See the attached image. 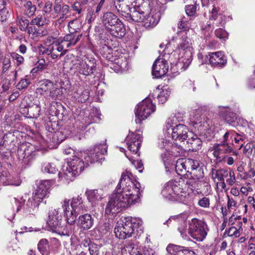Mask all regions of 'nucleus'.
Here are the masks:
<instances>
[{
	"mask_svg": "<svg viewBox=\"0 0 255 255\" xmlns=\"http://www.w3.org/2000/svg\"><path fill=\"white\" fill-rule=\"evenodd\" d=\"M140 184L133 182L127 175L123 173L115 192L109 197L105 208V214L114 215L136 202L139 197Z\"/></svg>",
	"mask_w": 255,
	"mask_h": 255,
	"instance_id": "obj_1",
	"label": "nucleus"
},
{
	"mask_svg": "<svg viewBox=\"0 0 255 255\" xmlns=\"http://www.w3.org/2000/svg\"><path fill=\"white\" fill-rule=\"evenodd\" d=\"M50 187V183L48 180L41 181L35 192L33 193L32 197L29 198L26 203L23 197L21 198L20 201L14 198L13 200L17 205L16 211L18 212L22 207L24 210L29 212L36 209L40 203L43 202L44 199L49 196Z\"/></svg>",
	"mask_w": 255,
	"mask_h": 255,
	"instance_id": "obj_2",
	"label": "nucleus"
},
{
	"mask_svg": "<svg viewBox=\"0 0 255 255\" xmlns=\"http://www.w3.org/2000/svg\"><path fill=\"white\" fill-rule=\"evenodd\" d=\"M185 182L182 178L166 183L161 191L163 198L169 201L184 202L186 201Z\"/></svg>",
	"mask_w": 255,
	"mask_h": 255,
	"instance_id": "obj_3",
	"label": "nucleus"
},
{
	"mask_svg": "<svg viewBox=\"0 0 255 255\" xmlns=\"http://www.w3.org/2000/svg\"><path fill=\"white\" fill-rule=\"evenodd\" d=\"M102 21L107 31L112 36L122 38L126 34V28L118 16L114 13H104Z\"/></svg>",
	"mask_w": 255,
	"mask_h": 255,
	"instance_id": "obj_4",
	"label": "nucleus"
},
{
	"mask_svg": "<svg viewBox=\"0 0 255 255\" xmlns=\"http://www.w3.org/2000/svg\"><path fill=\"white\" fill-rule=\"evenodd\" d=\"M17 156L21 164L24 168L31 165L35 159L36 149L33 144L29 142L21 143L17 149Z\"/></svg>",
	"mask_w": 255,
	"mask_h": 255,
	"instance_id": "obj_5",
	"label": "nucleus"
},
{
	"mask_svg": "<svg viewBox=\"0 0 255 255\" xmlns=\"http://www.w3.org/2000/svg\"><path fill=\"white\" fill-rule=\"evenodd\" d=\"M62 221L61 214L59 209H51L48 213V217L46 223L53 233L58 234L61 236H68L67 232L63 230L61 225Z\"/></svg>",
	"mask_w": 255,
	"mask_h": 255,
	"instance_id": "obj_6",
	"label": "nucleus"
},
{
	"mask_svg": "<svg viewBox=\"0 0 255 255\" xmlns=\"http://www.w3.org/2000/svg\"><path fill=\"white\" fill-rule=\"evenodd\" d=\"M155 111V106L150 99L145 98L140 102L135 110V123L140 124L142 120L149 117Z\"/></svg>",
	"mask_w": 255,
	"mask_h": 255,
	"instance_id": "obj_7",
	"label": "nucleus"
},
{
	"mask_svg": "<svg viewBox=\"0 0 255 255\" xmlns=\"http://www.w3.org/2000/svg\"><path fill=\"white\" fill-rule=\"evenodd\" d=\"M189 225L188 234L194 239H204L206 237L208 229L204 221L193 218Z\"/></svg>",
	"mask_w": 255,
	"mask_h": 255,
	"instance_id": "obj_8",
	"label": "nucleus"
},
{
	"mask_svg": "<svg viewBox=\"0 0 255 255\" xmlns=\"http://www.w3.org/2000/svg\"><path fill=\"white\" fill-rule=\"evenodd\" d=\"M122 226L115 228V234L116 238L119 239H126L132 237L134 234V222L131 218L128 217L122 220Z\"/></svg>",
	"mask_w": 255,
	"mask_h": 255,
	"instance_id": "obj_9",
	"label": "nucleus"
},
{
	"mask_svg": "<svg viewBox=\"0 0 255 255\" xmlns=\"http://www.w3.org/2000/svg\"><path fill=\"white\" fill-rule=\"evenodd\" d=\"M106 144H96L94 147L85 153V160L86 164L93 163L104 159V155L107 152Z\"/></svg>",
	"mask_w": 255,
	"mask_h": 255,
	"instance_id": "obj_10",
	"label": "nucleus"
},
{
	"mask_svg": "<svg viewBox=\"0 0 255 255\" xmlns=\"http://www.w3.org/2000/svg\"><path fill=\"white\" fill-rule=\"evenodd\" d=\"M54 12L51 15L53 18L58 17L56 22L61 24L68 17L70 12L69 6L65 4L62 0H55L53 5Z\"/></svg>",
	"mask_w": 255,
	"mask_h": 255,
	"instance_id": "obj_11",
	"label": "nucleus"
},
{
	"mask_svg": "<svg viewBox=\"0 0 255 255\" xmlns=\"http://www.w3.org/2000/svg\"><path fill=\"white\" fill-rule=\"evenodd\" d=\"M85 167V164L83 160L79 157L74 156L68 162V166L65 174L67 176H74L80 174Z\"/></svg>",
	"mask_w": 255,
	"mask_h": 255,
	"instance_id": "obj_12",
	"label": "nucleus"
},
{
	"mask_svg": "<svg viewBox=\"0 0 255 255\" xmlns=\"http://www.w3.org/2000/svg\"><path fill=\"white\" fill-rule=\"evenodd\" d=\"M172 138L176 141H179L183 144L188 137L189 132H190L187 127L183 124H179L172 128Z\"/></svg>",
	"mask_w": 255,
	"mask_h": 255,
	"instance_id": "obj_13",
	"label": "nucleus"
},
{
	"mask_svg": "<svg viewBox=\"0 0 255 255\" xmlns=\"http://www.w3.org/2000/svg\"><path fill=\"white\" fill-rule=\"evenodd\" d=\"M213 155L218 162L224 161L226 156L224 154L232 152L233 148L229 143H217L213 147Z\"/></svg>",
	"mask_w": 255,
	"mask_h": 255,
	"instance_id": "obj_14",
	"label": "nucleus"
},
{
	"mask_svg": "<svg viewBox=\"0 0 255 255\" xmlns=\"http://www.w3.org/2000/svg\"><path fill=\"white\" fill-rule=\"evenodd\" d=\"M205 63L210 64L212 67H223L227 63V60L225 59L224 55L221 51L216 52L209 53L206 55L205 58Z\"/></svg>",
	"mask_w": 255,
	"mask_h": 255,
	"instance_id": "obj_15",
	"label": "nucleus"
},
{
	"mask_svg": "<svg viewBox=\"0 0 255 255\" xmlns=\"http://www.w3.org/2000/svg\"><path fill=\"white\" fill-rule=\"evenodd\" d=\"M126 141L128 150L136 154L140 148L142 137L140 134L136 132H132L127 135Z\"/></svg>",
	"mask_w": 255,
	"mask_h": 255,
	"instance_id": "obj_16",
	"label": "nucleus"
},
{
	"mask_svg": "<svg viewBox=\"0 0 255 255\" xmlns=\"http://www.w3.org/2000/svg\"><path fill=\"white\" fill-rule=\"evenodd\" d=\"M218 111L219 117L223 119L225 122L231 126H235L237 116L231 108L228 106H219Z\"/></svg>",
	"mask_w": 255,
	"mask_h": 255,
	"instance_id": "obj_17",
	"label": "nucleus"
},
{
	"mask_svg": "<svg viewBox=\"0 0 255 255\" xmlns=\"http://www.w3.org/2000/svg\"><path fill=\"white\" fill-rule=\"evenodd\" d=\"M168 68V64L166 60L158 58L155 61L152 66V75L156 78L161 77L167 73Z\"/></svg>",
	"mask_w": 255,
	"mask_h": 255,
	"instance_id": "obj_18",
	"label": "nucleus"
},
{
	"mask_svg": "<svg viewBox=\"0 0 255 255\" xmlns=\"http://www.w3.org/2000/svg\"><path fill=\"white\" fill-rule=\"evenodd\" d=\"M145 12L140 7H132L125 18L130 22H142Z\"/></svg>",
	"mask_w": 255,
	"mask_h": 255,
	"instance_id": "obj_19",
	"label": "nucleus"
},
{
	"mask_svg": "<svg viewBox=\"0 0 255 255\" xmlns=\"http://www.w3.org/2000/svg\"><path fill=\"white\" fill-rule=\"evenodd\" d=\"M69 203V200L65 199L62 203V208L67 223L70 225H73L75 223L77 216L79 214L74 212L72 209H70Z\"/></svg>",
	"mask_w": 255,
	"mask_h": 255,
	"instance_id": "obj_20",
	"label": "nucleus"
},
{
	"mask_svg": "<svg viewBox=\"0 0 255 255\" xmlns=\"http://www.w3.org/2000/svg\"><path fill=\"white\" fill-rule=\"evenodd\" d=\"M188 137L184 144L187 145L189 150L196 151L201 148L202 141L198 137V136L194 134L192 132H189Z\"/></svg>",
	"mask_w": 255,
	"mask_h": 255,
	"instance_id": "obj_21",
	"label": "nucleus"
},
{
	"mask_svg": "<svg viewBox=\"0 0 255 255\" xmlns=\"http://www.w3.org/2000/svg\"><path fill=\"white\" fill-rule=\"evenodd\" d=\"M187 219V215L186 213H182L177 215L173 216L166 222L167 223H169L171 222L172 220L178 223L179 224L181 225V227H178V231L181 234L182 238L184 237V234L185 232V229L186 226V220Z\"/></svg>",
	"mask_w": 255,
	"mask_h": 255,
	"instance_id": "obj_22",
	"label": "nucleus"
},
{
	"mask_svg": "<svg viewBox=\"0 0 255 255\" xmlns=\"http://www.w3.org/2000/svg\"><path fill=\"white\" fill-rule=\"evenodd\" d=\"M94 220L92 216L88 213L80 215L77 220V225L81 229L85 230L90 229L94 224Z\"/></svg>",
	"mask_w": 255,
	"mask_h": 255,
	"instance_id": "obj_23",
	"label": "nucleus"
},
{
	"mask_svg": "<svg viewBox=\"0 0 255 255\" xmlns=\"http://www.w3.org/2000/svg\"><path fill=\"white\" fill-rule=\"evenodd\" d=\"M166 250L171 255H196L194 252L192 250L174 245H169Z\"/></svg>",
	"mask_w": 255,
	"mask_h": 255,
	"instance_id": "obj_24",
	"label": "nucleus"
},
{
	"mask_svg": "<svg viewBox=\"0 0 255 255\" xmlns=\"http://www.w3.org/2000/svg\"><path fill=\"white\" fill-rule=\"evenodd\" d=\"M142 23L143 25L146 27H153L155 26L159 21V14L151 13L148 14V12H145Z\"/></svg>",
	"mask_w": 255,
	"mask_h": 255,
	"instance_id": "obj_25",
	"label": "nucleus"
},
{
	"mask_svg": "<svg viewBox=\"0 0 255 255\" xmlns=\"http://www.w3.org/2000/svg\"><path fill=\"white\" fill-rule=\"evenodd\" d=\"M115 7L118 12L126 17L131 9V7L125 0H113Z\"/></svg>",
	"mask_w": 255,
	"mask_h": 255,
	"instance_id": "obj_26",
	"label": "nucleus"
},
{
	"mask_svg": "<svg viewBox=\"0 0 255 255\" xmlns=\"http://www.w3.org/2000/svg\"><path fill=\"white\" fill-rule=\"evenodd\" d=\"M191 42L190 38L187 37H182L181 41L178 45V46L176 49L177 51H178L180 53H184L188 55V56H190L191 55Z\"/></svg>",
	"mask_w": 255,
	"mask_h": 255,
	"instance_id": "obj_27",
	"label": "nucleus"
},
{
	"mask_svg": "<svg viewBox=\"0 0 255 255\" xmlns=\"http://www.w3.org/2000/svg\"><path fill=\"white\" fill-rule=\"evenodd\" d=\"M71 207L74 212L80 214L86 211V206L83 200L80 196L73 198L71 203Z\"/></svg>",
	"mask_w": 255,
	"mask_h": 255,
	"instance_id": "obj_28",
	"label": "nucleus"
},
{
	"mask_svg": "<svg viewBox=\"0 0 255 255\" xmlns=\"http://www.w3.org/2000/svg\"><path fill=\"white\" fill-rule=\"evenodd\" d=\"M85 194L88 200L92 205L96 204L97 201L102 198L101 193L98 190H87Z\"/></svg>",
	"mask_w": 255,
	"mask_h": 255,
	"instance_id": "obj_29",
	"label": "nucleus"
},
{
	"mask_svg": "<svg viewBox=\"0 0 255 255\" xmlns=\"http://www.w3.org/2000/svg\"><path fill=\"white\" fill-rule=\"evenodd\" d=\"M212 178L216 181L217 179L218 181H223L225 177L228 176V171L224 168H221L218 170L212 169L211 171Z\"/></svg>",
	"mask_w": 255,
	"mask_h": 255,
	"instance_id": "obj_30",
	"label": "nucleus"
},
{
	"mask_svg": "<svg viewBox=\"0 0 255 255\" xmlns=\"http://www.w3.org/2000/svg\"><path fill=\"white\" fill-rule=\"evenodd\" d=\"M127 249L128 254L126 248L122 249L121 252L122 255H142L140 248H138L136 245L129 244L128 245Z\"/></svg>",
	"mask_w": 255,
	"mask_h": 255,
	"instance_id": "obj_31",
	"label": "nucleus"
},
{
	"mask_svg": "<svg viewBox=\"0 0 255 255\" xmlns=\"http://www.w3.org/2000/svg\"><path fill=\"white\" fill-rule=\"evenodd\" d=\"M96 67L93 65L90 66L85 62H82L80 64V67L78 69L79 72L85 76L90 75L94 73Z\"/></svg>",
	"mask_w": 255,
	"mask_h": 255,
	"instance_id": "obj_32",
	"label": "nucleus"
},
{
	"mask_svg": "<svg viewBox=\"0 0 255 255\" xmlns=\"http://www.w3.org/2000/svg\"><path fill=\"white\" fill-rule=\"evenodd\" d=\"M50 20L48 17L42 14L38 15L35 18L32 19L30 22V24L42 26L48 24Z\"/></svg>",
	"mask_w": 255,
	"mask_h": 255,
	"instance_id": "obj_33",
	"label": "nucleus"
},
{
	"mask_svg": "<svg viewBox=\"0 0 255 255\" xmlns=\"http://www.w3.org/2000/svg\"><path fill=\"white\" fill-rule=\"evenodd\" d=\"M23 7L25 15L29 17L34 15L36 10V7L31 1H26L23 4Z\"/></svg>",
	"mask_w": 255,
	"mask_h": 255,
	"instance_id": "obj_34",
	"label": "nucleus"
},
{
	"mask_svg": "<svg viewBox=\"0 0 255 255\" xmlns=\"http://www.w3.org/2000/svg\"><path fill=\"white\" fill-rule=\"evenodd\" d=\"M191 18H189L188 17H186L183 16L181 19L180 21L179 22L178 24V28L182 30L183 31H188L189 29H191V31L193 32V29L191 28Z\"/></svg>",
	"mask_w": 255,
	"mask_h": 255,
	"instance_id": "obj_35",
	"label": "nucleus"
},
{
	"mask_svg": "<svg viewBox=\"0 0 255 255\" xmlns=\"http://www.w3.org/2000/svg\"><path fill=\"white\" fill-rule=\"evenodd\" d=\"M53 84L49 80L42 81L40 87L37 88V92L40 94H44V93H48L51 88H53Z\"/></svg>",
	"mask_w": 255,
	"mask_h": 255,
	"instance_id": "obj_36",
	"label": "nucleus"
},
{
	"mask_svg": "<svg viewBox=\"0 0 255 255\" xmlns=\"http://www.w3.org/2000/svg\"><path fill=\"white\" fill-rule=\"evenodd\" d=\"M68 27L69 31L76 33L81 29V23L78 19H75L69 22Z\"/></svg>",
	"mask_w": 255,
	"mask_h": 255,
	"instance_id": "obj_37",
	"label": "nucleus"
},
{
	"mask_svg": "<svg viewBox=\"0 0 255 255\" xmlns=\"http://www.w3.org/2000/svg\"><path fill=\"white\" fill-rule=\"evenodd\" d=\"M191 177L194 180H199L204 176L203 168L200 166L190 173Z\"/></svg>",
	"mask_w": 255,
	"mask_h": 255,
	"instance_id": "obj_38",
	"label": "nucleus"
},
{
	"mask_svg": "<svg viewBox=\"0 0 255 255\" xmlns=\"http://www.w3.org/2000/svg\"><path fill=\"white\" fill-rule=\"evenodd\" d=\"M175 169L178 174H184L185 173L188 172L185 165L184 166V159H179L177 160Z\"/></svg>",
	"mask_w": 255,
	"mask_h": 255,
	"instance_id": "obj_39",
	"label": "nucleus"
},
{
	"mask_svg": "<svg viewBox=\"0 0 255 255\" xmlns=\"http://www.w3.org/2000/svg\"><path fill=\"white\" fill-rule=\"evenodd\" d=\"M39 251L43 254L47 255L49 251V245L47 240H40L38 244Z\"/></svg>",
	"mask_w": 255,
	"mask_h": 255,
	"instance_id": "obj_40",
	"label": "nucleus"
},
{
	"mask_svg": "<svg viewBox=\"0 0 255 255\" xmlns=\"http://www.w3.org/2000/svg\"><path fill=\"white\" fill-rule=\"evenodd\" d=\"M42 170L44 172L51 174H55L58 171L56 166L50 163H44L42 166Z\"/></svg>",
	"mask_w": 255,
	"mask_h": 255,
	"instance_id": "obj_41",
	"label": "nucleus"
},
{
	"mask_svg": "<svg viewBox=\"0 0 255 255\" xmlns=\"http://www.w3.org/2000/svg\"><path fill=\"white\" fill-rule=\"evenodd\" d=\"M170 95V92L167 89H163L157 96V99L159 103L163 104L167 100Z\"/></svg>",
	"mask_w": 255,
	"mask_h": 255,
	"instance_id": "obj_42",
	"label": "nucleus"
},
{
	"mask_svg": "<svg viewBox=\"0 0 255 255\" xmlns=\"http://www.w3.org/2000/svg\"><path fill=\"white\" fill-rule=\"evenodd\" d=\"M30 84V81L29 79L27 78V76H26L24 78L21 79L17 83L16 88L19 90H22L27 88Z\"/></svg>",
	"mask_w": 255,
	"mask_h": 255,
	"instance_id": "obj_43",
	"label": "nucleus"
},
{
	"mask_svg": "<svg viewBox=\"0 0 255 255\" xmlns=\"http://www.w3.org/2000/svg\"><path fill=\"white\" fill-rule=\"evenodd\" d=\"M10 56L13 60L16 61L17 66H19L24 63V59L23 57L16 52H11Z\"/></svg>",
	"mask_w": 255,
	"mask_h": 255,
	"instance_id": "obj_44",
	"label": "nucleus"
},
{
	"mask_svg": "<svg viewBox=\"0 0 255 255\" xmlns=\"http://www.w3.org/2000/svg\"><path fill=\"white\" fill-rule=\"evenodd\" d=\"M18 22L19 25V29L21 31L26 30L29 23H30L29 20L26 17L23 16L21 17L19 19Z\"/></svg>",
	"mask_w": 255,
	"mask_h": 255,
	"instance_id": "obj_45",
	"label": "nucleus"
},
{
	"mask_svg": "<svg viewBox=\"0 0 255 255\" xmlns=\"http://www.w3.org/2000/svg\"><path fill=\"white\" fill-rule=\"evenodd\" d=\"M89 250L91 255H97L99 252V246L91 242V240H89Z\"/></svg>",
	"mask_w": 255,
	"mask_h": 255,
	"instance_id": "obj_46",
	"label": "nucleus"
},
{
	"mask_svg": "<svg viewBox=\"0 0 255 255\" xmlns=\"http://www.w3.org/2000/svg\"><path fill=\"white\" fill-rule=\"evenodd\" d=\"M216 36L221 39L225 40L228 38V33L222 28H218L215 31Z\"/></svg>",
	"mask_w": 255,
	"mask_h": 255,
	"instance_id": "obj_47",
	"label": "nucleus"
},
{
	"mask_svg": "<svg viewBox=\"0 0 255 255\" xmlns=\"http://www.w3.org/2000/svg\"><path fill=\"white\" fill-rule=\"evenodd\" d=\"M171 150L172 153L176 156L180 155L182 153V146L178 145L175 143L172 144Z\"/></svg>",
	"mask_w": 255,
	"mask_h": 255,
	"instance_id": "obj_48",
	"label": "nucleus"
},
{
	"mask_svg": "<svg viewBox=\"0 0 255 255\" xmlns=\"http://www.w3.org/2000/svg\"><path fill=\"white\" fill-rule=\"evenodd\" d=\"M185 12L188 16H192L196 12V6L192 4L186 6Z\"/></svg>",
	"mask_w": 255,
	"mask_h": 255,
	"instance_id": "obj_49",
	"label": "nucleus"
},
{
	"mask_svg": "<svg viewBox=\"0 0 255 255\" xmlns=\"http://www.w3.org/2000/svg\"><path fill=\"white\" fill-rule=\"evenodd\" d=\"M53 4L52 3L48 1L44 3V7L42 9V14L45 15L49 14L52 9Z\"/></svg>",
	"mask_w": 255,
	"mask_h": 255,
	"instance_id": "obj_50",
	"label": "nucleus"
},
{
	"mask_svg": "<svg viewBox=\"0 0 255 255\" xmlns=\"http://www.w3.org/2000/svg\"><path fill=\"white\" fill-rule=\"evenodd\" d=\"M235 133V131L232 130L227 131L223 135V140L221 142L223 143H229L228 141L229 140V137L231 139Z\"/></svg>",
	"mask_w": 255,
	"mask_h": 255,
	"instance_id": "obj_51",
	"label": "nucleus"
},
{
	"mask_svg": "<svg viewBox=\"0 0 255 255\" xmlns=\"http://www.w3.org/2000/svg\"><path fill=\"white\" fill-rule=\"evenodd\" d=\"M236 182V177L234 172L231 170L229 173V178L226 180V183L230 186H232Z\"/></svg>",
	"mask_w": 255,
	"mask_h": 255,
	"instance_id": "obj_52",
	"label": "nucleus"
},
{
	"mask_svg": "<svg viewBox=\"0 0 255 255\" xmlns=\"http://www.w3.org/2000/svg\"><path fill=\"white\" fill-rule=\"evenodd\" d=\"M54 45H55V46L56 47V50L58 52H61V53L59 55L60 57H61L62 56H63L67 52V50H66V49L64 50L63 45H62L59 42H56Z\"/></svg>",
	"mask_w": 255,
	"mask_h": 255,
	"instance_id": "obj_53",
	"label": "nucleus"
},
{
	"mask_svg": "<svg viewBox=\"0 0 255 255\" xmlns=\"http://www.w3.org/2000/svg\"><path fill=\"white\" fill-rule=\"evenodd\" d=\"M40 111V108L38 106H35L33 107H30L28 109V113H32L33 112H35V113L32 114V116L30 115L31 117H37L39 115V112Z\"/></svg>",
	"mask_w": 255,
	"mask_h": 255,
	"instance_id": "obj_54",
	"label": "nucleus"
},
{
	"mask_svg": "<svg viewBox=\"0 0 255 255\" xmlns=\"http://www.w3.org/2000/svg\"><path fill=\"white\" fill-rule=\"evenodd\" d=\"M198 205L203 208H207L210 205V200L207 197H203L198 201Z\"/></svg>",
	"mask_w": 255,
	"mask_h": 255,
	"instance_id": "obj_55",
	"label": "nucleus"
},
{
	"mask_svg": "<svg viewBox=\"0 0 255 255\" xmlns=\"http://www.w3.org/2000/svg\"><path fill=\"white\" fill-rule=\"evenodd\" d=\"M59 89L56 88L53 86V88L51 89L50 91L49 92L48 96L51 97L53 99L55 100L58 95H59Z\"/></svg>",
	"mask_w": 255,
	"mask_h": 255,
	"instance_id": "obj_56",
	"label": "nucleus"
},
{
	"mask_svg": "<svg viewBox=\"0 0 255 255\" xmlns=\"http://www.w3.org/2000/svg\"><path fill=\"white\" fill-rule=\"evenodd\" d=\"M69 33L65 35L63 40H62V42H74V38L75 37V33H72L71 31H69Z\"/></svg>",
	"mask_w": 255,
	"mask_h": 255,
	"instance_id": "obj_57",
	"label": "nucleus"
},
{
	"mask_svg": "<svg viewBox=\"0 0 255 255\" xmlns=\"http://www.w3.org/2000/svg\"><path fill=\"white\" fill-rule=\"evenodd\" d=\"M89 98V92L88 90L83 91L79 97V101L82 103H85Z\"/></svg>",
	"mask_w": 255,
	"mask_h": 255,
	"instance_id": "obj_58",
	"label": "nucleus"
},
{
	"mask_svg": "<svg viewBox=\"0 0 255 255\" xmlns=\"http://www.w3.org/2000/svg\"><path fill=\"white\" fill-rule=\"evenodd\" d=\"M11 65L10 60L9 57H5L3 61L2 71L5 72L9 68Z\"/></svg>",
	"mask_w": 255,
	"mask_h": 255,
	"instance_id": "obj_59",
	"label": "nucleus"
},
{
	"mask_svg": "<svg viewBox=\"0 0 255 255\" xmlns=\"http://www.w3.org/2000/svg\"><path fill=\"white\" fill-rule=\"evenodd\" d=\"M37 66L38 68L40 70V72L42 71L46 67L45 64V61L44 59H41L37 61Z\"/></svg>",
	"mask_w": 255,
	"mask_h": 255,
	"instance_id": "obj_60",
	"label": "nucleus"
},
{
	"mask_svg": "<svg viewBox=\"0 0 255 255\" xmlns=\"http://www.w3.org/2000/svg\"><path fill=\"white\" fill-rule=\"evenodd\" d=\"M97 12H94V10H91L88 12L87 16V19H88V21L90 23L93 21L96 17V13Z\"/></svg>",
	"mask_w": 255,
	"mask_h": 255,
	"instance_id": "obj_61",
	"label": "nucleus"
},
{
	"mask_svg": "<svg viewBox=\"0 0 255 255\" xmlns=\"http://www.w3.org/2000/svg\"><path fill=\"white\" fill-rule=\"evenodd\" d=\"M54 46H52L51 47H49V48H45L43 47L40 50V53H41L43 54H46L47 55H49L50 53H51V50H54Z\"/></svg>",
	"mask_w": 255,
	"mask_h": 255,
	"instance_id": "obj_62",
	"label": "nucleus"
},
{
	"mask_svg": "<svg viewBox=\"0 0 255 255\" xmlns=\"http://www.w3.org/2000/svg\"><path fill=\"white\" fill-rule=\"evenodd\" d=\"M252 133L253 134V136L249 137L248 135H247L246 136L248 138L249 141L253 142L251 152L254 151V152L255 153V137L254 136L255 133L253 131H252Z\"/></svg>",
	"mask_w": 255,
	"mask_h": 255,
	"instance_id": "obj_63",
	"label": "nucleus"
},
{
	"mask_svg": "<svg viewBox=\"0 0 255 255\" xmlns=\"http://www.w3.org/2000/svg\"><path fill=\"white\" fill-rule=\"evenodd\" d=\"M238 234L239 233L238 232L237 228L234 227H231L229 230L228 236L230 237L235 236L236 238L238 236Z\"/></svg>",
	"mask_w": 255,
	"mask_h": 255,
	"instance_id": "obj_64",
	"label": "nucleus"
}]
</instances>
